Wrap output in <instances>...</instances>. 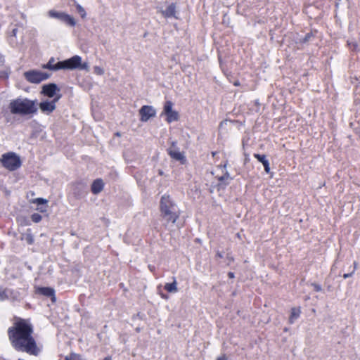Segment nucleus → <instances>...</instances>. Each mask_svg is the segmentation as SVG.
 <instances>
[{"instance_id": "obj_28", "label": "nucleus", "mask_w": 360, "mask_h": 360, "mask_svg": "<svg viewBox=\"0 0 360 360\" xmlns=\"http://www.w3.org/2000/svg\"><path fill=\"white\" fill-rule=\"evenodd\" d=\"M312 37H313V34H312V33H311V32L307 33V34L304 36V37L302 39H301V40H300V42H302V43H307V42H308V41L310 40V39H311Z\"/></svg>"}, {"instance_id": "obj_9", "label": "nucleus", "mask_w": 360, "mask_h": 360, "mask_svg": "<svg viewBox=\"0 0 360 360\" xmlns=\"http://www.w3.org/2000/svg\"><path fill=\"white\" fill-rule=\"evenodd\" d=\"M49 15L51 18L58 19L71 27H74L76 25L75 20L71 15L63 12H58L51 10L49 11Z\"/></svg>"}, {"instance_id": "obj_12", "label": "nucleus", "mask_w": 360, "mask_h": 360, "mask_svg": "<svg viewBox=\"0 0 360 360\" xmlns=\"http://www.w3.org/2000/svg\"><path fill=\"white\" fill-rule=\"evenodd\" d=\"M72 192L77 199H81L87 193V188L83 183L78 182L72 185Z\"/></svg>"}, {"instance_id": "obj_36", "label": "nucleus", "mask_w": 360, "mask_h": 360, "mask_svg": "<svg viewBox=\"0 0 360 360\" xmlns=\"http://www.w3.org/2000/svg\"><path fill=\"white\" fill-rule=\"evenodd\" d=\"M224 257L222 252L217 251L216 253V257L222 258Z\"/></svg>"}, {"instance_id": "obj_19", "label": "nucleus", "mask_w": 360, "mask_h": 360, "mask_svg": "<svg viewBox=\"0 0 360 360\" xmlns=\"http://www.w3.org/2000/svg\"><path fill=\"white\" fill-rule=\"evenodd\" d=\"M22 240H25L28 245H32L34 242V236L32 233L31 229H27L26 233L22 234Z\"/></svg>"}, {"instance_id": "obj_30", "label": "nucleus", "mask_w": 360, "mask_h": 360, "mask_svg": "<svg viewBox=\"0 0 360 360\" xmlns=\"http://www.w3.org/2000/svg\"><path fill=\"white\" fill-rule=\"evenodd\" d=\"M94 69V73H96L98 75H102L104 73L103 69L99 66H95Z\"/></svg>"}, {"instance_id": "obj_8", "label": "nucleus", "mask_w": 360, "mask_h": 360, "mask_svg": "<svg viewBox=\"0 0 360 360\" xmlns=\"http://www.w3.org/2000/svg\"><path fill=\"white\" fill-rule=\"evenodd\" d=\"M167 151L172 159L179 161L181 164H184L186 162L185 155L179 151L177 147L176 141H172L171 146L167 149Z\"/></svg>"}, {"instance_id": "obj_42", "label": "nucleus", "mask_w": 360, "mask_h": 360, "mask_svg": "<svg viewBox=\"0 0 360 360\" xmlns=\"http://www.w3.org/2000/svg\"><path fill=\"white\" fill-rule=\"evenodd\" d=\"M149 268H150V270H152V269H153V267H151V266H150V265H149Z\"/></svg>"}, {"instance_id": "obj_40", "label": "nucleus", "mask_w": 360, "mask_h": 360, "mask_svg": "<svg viewBox=\"0 0 360 360\" xmlns=\"http://www.w3.org/2000/svg\"><path fill=\"white\" fill-rule=\"evenodd\" d=\"M38 210H40V212H41L46 211V208H43V207H39V208H38Z\"/></svg>"}, {"instance_id": "obj_32", "label": "nucleus", "mask_w": 360, "mask_h": 360, "mask_svg": "<svg viewBox=\"0 0 360 360\" xmlns=\"http://www.w3.org/2000/svg\"><path fill=\"white\" fill-rule=\"evenodd\" d=\"M311 285L313 286L314 290L316 291V292H320V291L322 290L321 285L318 284V283H311Z\"/></svg>"}, {"instance_id": "obj_3", "label": "nucleus", "mask_w": 360, "mask_h": 360, "mask_svg": "<svg viewBox=\"0 0 360 360\" xmlns=\"http://www.w3.org/2000/svg\"><path fill=\"white\" fill-rule=\"evenodd\" d=\"M8 108L11 114L20 115H28L37 113V101L30 100L27 98H18L11 100Z\"/></svg>"}, {"instance_id": "obj_26", "label": "nucleus", "mask_w": 360, "mask_h": 360, "mask_svg": "<svg viewBox=\"0 0 360 360\" xmlns=\"http://www.w3.org/2000/svg\"><path fill=\"white\" fill-rule=\"evenodd\" d=\"M31 219L33 222L39 223L41 220L42 217L39 214L34 213L31 215Z\"/></svg>"}, {"instance_id": "obj_11", "label": "nucleus", "mask_w": 360, "mask_h": 360, "mask_svg": "<svg viewBox=\"0 0 360 360\" xmlns=\"http://www.w3.org/2000/svg\"><path fill=\"white\" fill-rule=\"evenodd\" d=\"M141 122H147L156 115L155 109L151 105H143L139 110Z\"/></svg>"}, {"instance_id": "obj_34", "label": "nucleus", "mask_w": 360, "mask_h": 360, "mask_svg": "<svg viewBox=\"0 0 360 360\" xmlns=\"http://www.w3.org/2000/svg\"><path fill=\"white\" fill-rule=\"evenodd\" d=\"M217 360H228V359L225 354H223L220 356H218Z\"/></svg>"}, {"instance_id": "obj_14", "label": "nucleus", "mask_w": 360, "mask_h": 360, "mask_svg": "<svg viewBox=\"0 0 360 360\" xmlns=\"http://www.w3.org/2000/svg\"><path fill=\"white\" fill-rule=\"evenodd\" d=\"M37 293L47 297H51L52 302H56L55 290L50 287H40L37 290Z\"/></svg>"}, {"instance_id": "obj_2", "label": "nucleus", "mask_w": 360, "mask_h": 360, "mask_svg": "<svg viewBox=\"0 0 360 360\" xmlns=\"http://www.w3.org/2000/svg\"><path fill=\"white\" fill-rule=\"evenodd\" d=\"M160 216L167 223L174 224L180 216V210L172 198L167 195L161 197L160 201Z\"/></svg>"}, {"instance_id": "obj_16", "label": "nucleus", "mask_w": 360, "mask_h": 360, "mask_svg": "<svg viewBox=\"0 0 360 360\" xmlns=\"http://www.w3.org/2000/svg\"><path fill=\"white\" fill-rule=\"evenodd\" d=\"M104 187V183L101 179L94 180L91 185V192L94 194H98L102 191Z\"/></svg>"}, {"instance_id": "obj_15", "label": "nucleus", "mask_w": 360, "mask_h": 360, "mask_svg": "<svg viewBox=\"0 0 360 360\" xmlns=\"http://www.w3.org/2000/svg\"><path fill=\"white\" fill-rule=\"evenodd\" d=\"M254 157L263 165L265 172L270 174V165L266 156L264 154L255 153Z\"/></svg>"}, {"instance_id": "obj_10", "label": "nucleus", "mask_w": 360, "mask_h": 360, "mask_svg": "<svg viewBox=\"0 0 360 360\" xmlns=\"http://www.w3.org/2000/svg\"><path fill=\"white\" fill-rule=\"evenodd\" d=\"M60 91V88L55 83H49L47 84H44L41 89V94L49 97V98H55L60 94H58Z\"/></svg>"}, {"instance_id": "obj_1", "label": "nucleus", "mask_w": 360, "mask_h": 360, "mask_svg": "<svg viewBox=\"0 0 360 360\" xmlns=\"http://www.w3.org/2000/svg\"><path fill=\"white\" fill-rule=\"evenodd\" d=\"M32 333V325L22 319H19L8 329L10 342L15 351L37 356L39 349Z\"/></svg>"}, {"instance_id": "obj_13", "label": "nucleus", "mask_w": 360, "mask_h": 360, "mask_svg": "<svg viewBox=\"0 0 360 360\" xmlns=\"http://www.w3.org/2000/svg\"><path fill=\"white\" fill-rule=\"evenodd\" d=\"M176 4L172 3L169 4L165 10H162V8H159L158 11L161 13V14L166 18H177L176 16Z\"/></svg>"}, {"instance_id": "obj_38", "label": "nucleus", "mask_w": 360, "mask_h": 360, "mask_svg": "<svg viewBox=\"0 0 360 360\" xmlns=\"http://www.w3.org/2000/svg\"><path fill=\"white\" fill-rule=\"evenodd\" d=\"M228 276L230 278H234V274L233 272H229Z\"/></svg>"}, {"instance_id": "obj_23", "label": "nucleus", "mask_w": 360, "mask_h": 360, "mask_svg": "<svg viewBox=\"0 0 360 360\" xmlns=\"http://www.w3.org/2000/svg\"><path fill=\"white\" fill-rule=\"evenodd\" d=\"M229 179H231V178L230 177V175L228 172H226V173L224 175L218 177V181L224 184L225 186L229 184Z\"/></svg>"}, {"instance_id": "obj_37", "label": "nucleus", "mask_w": 360, "mask_h": 360, "mask_svg": "<svg viewBox=\"0 0 360 360\" xmlns=\"http://www.w3.org/2000/svg\"><path fill=\"white\" fill-rule=\"evenodd\" d=\"M227 259L229 261V262H233V257L229 255H227V257H226Z\"/></svg>"}, {"instance_id": "obj_21", "label": "nucleus", "mask_w": 360, "mask_h": 360, "mask_svg": "<svg viewBox=\"0 0 360 360\" xmlns=\"http://www.w3.org/2000/svg\"><path fill=\"white\" fill-rule=\"evenodd\" d=\"M167 116L166 120L168 123H171L177 121L179 119V114L176 111L172 110L171 112L165 114Z\"/></svg>"}, {"instance_id": "obj_20", "label": "nucleus", "mask_w": 360, "mask_h": 360, "mask_svg": "<svg viewBox=\"0 0 360 360\" xmlns=\"http://www.w3.org/2000/svg\"><path fill=\"white\" fill-rule=\"evenodd\" d=\"M173 279L174 281L172 283H167L164 286L165 290H167L168 292L175 293L178 291L177 283L176 281V279L175 278H173Z\"/></svg>"}, {"instance_id": "obj_7", "label": "nucleus", "mask_w": 360, "mask_h": 360, "mask_svg": "<svg viewBox=\"0 0 360 360\" xmlns=\"http://www.w3.org/2000/svg\"><path fill=\"white\" fill-rule=\"evenodd\" d=\"M62 95L59 94L51 101H44L39 104V107L41 112L46 115H50L56 108V103L60 100Z\"/></svg>"}, {"instance_id": "obj_41", "label": "nucleus", "mask_w": 360, "mask_h": 360, "mask_svg": "<svg viewBox=\"0 0 360 360\" xmlns=\"http://www.w3.org/2000/svg\"><path fill=\"white\" fill-rule=\"evenodd\" d=\"M103 360H112V358H111V356H108L105 357Z\"/></svg>"}, {"instance_id": "obj_29", "label": "nucleus", "mask_w": 360, "mask_h": 360, "mask_svg": "<svg viewBox=\"0 0 360 360\" xmlns=\"http://www.w3.org/2000/svg\"><path fill=\"white\" fill-rule=\"evenodd\" d=\"M33 202L37 203L38 205H44L47 202V200L46 199L38 198H36Z\"/></svg>"}, {"instance_id": "obj_31", "label": "nucleus", "mask_w": 360, "mask_h": 360, "mask_svg": "<svg viewBox=\"0 0 360 360\" xmlns=\"http://www.w3.org/2000/svg\"><path fill=\"white\" fill-rule=\"evenodd\" d=\"M354 267L353 271H352L351 273L345 274L343 275V278H349V277H351V276L353 275V274H354V271H355L356 266V262H354Z\"/></svg>"}, {"instance_id": "obj_24", "label": "nucleus", "mask_w": 360, "mask_h": 360, "mask_svg": "<svg viewBox=\"0 0 360 360\" xmlns=\"http://www.w3.org/2000/svg\"><path fill=\"white\" fill-rule=\"evenodd\" d=\"M172 107H173V103L170 101H167L164 105V110H163L164 113L167 114L168 112H171V111L173 110Z\"/></svg>"}, {"instance_id": "obj_33", "label": "nucleus", "mask_w": 360, "mask_h": 360, "mask_svg": "<svg viewBox=\"0 0 360 360\" xmlns=\"http://www.w3.org/2000/svg\"><path fill=\"white\" fill-rule=\"evenodd\" d=\"M348 45L349 46L350 49L352 51H356V48L358 46L356 43H355V42H349Z\"/></svg>"}, {"instance_id": "obj_4", "label": "nucleus", "mask_w": 360, "mask_h": 360, "mask_svg": "<svg viewBox=\"0 0 360 360\" xmlns=\"http://www.w3.org/2000/svg\"><path fill=\"white\" fill-rule=\"evenodd\" d=\"M89 68L86 62H82V57L79 56H74L70 58L60 61V70H82L88 71Z\"/></svg>"}, {"instance_id": "obj_18", "label": "nucleus", "mask_w": 360, "mask_h": 360, "mask_svg": "<svg viewBox=\"0 0 360 360\" xmlns=\"http://www.w3.org/2000/svg\"><path fill=\"white\" fill-rule=\"evenodd\" d=\"M301 314L300 307H292L289 317V323L292 324L300 317Z\"/></svg>"}, {"instance_id": "obj_39", "label": "nucleus", "mask_w": 360, "mask_h": 360, "mask_svg": "<svg viewBox=\"0 0 360 360\" xmlns=\"http://www.w3.org/2000/svg\"><path fill=\"white\" fill-rule=\"evenodd\" d=\"M73 359V356L71 355V356H67L65 357V360H72Z\"/></svg>"}, {"instance_id": "obj_35", "label": "nucleus", "mask_w": 360, "mask_h": 360, "mask_svg": "<svg viewBox=\"0 0 360 360\" xmlns=\"http://www.w3.org/2000/svg\"><path fill=\"white\" fill-rule=\"evenodd\" d=\"M17 32H18V29L17 28H13L11 31V35L13 36V37H15L16 36V34H17Z\"/></svg>"}, {"instance_id": "obj_6", "label": "nucleus", "mask_w": 360, "mask_h": 360, "mask_svg": "<svg viewBox=\"0 0 360 360\" xmlns=\"http://www.w3.org/2000/svg\"><path fill=\"white\" fill-rule=\"evenodd\" d=\"M25 78L30 83L39 84L47 79L50 75L39 70H30L24 73Z\"/></svg>"}, {"instance_id": "obj_25", "label": "nucleus", "mask_w": 360, "mask_h": 360, "mask_svg": "<svg viewBox=\"0 0 360 360\" xmlns=\"http://www.w3.org/2000/svg\"><path fill=\"white\" fill-rule=\"evenodd\" d=\"M8 288H0V301L8 300Z\"/></svg>"}, {"instance_id": "obj_5", "label": "nucleus", "mask_w": 360, "mask_h": 360, "mask_svg": "<svg viewBox=\"0 0 360 360\" xmlns=\"http://www.w3.org/2000/svg\"><path fill=\"white\" fill-rule=\"evenodd\" d=\"M0 160L3 166L10 171H14L21 166L19 156L12 152L4 154Z\"/></svg>"}, {"instance_id": "obj_17", "label": "nucleus", "mask_w": 360, "mask_h": 360, "mask_svg": "<svg viewBox=\"0 0 360 360\" xmlns=\"http://www.w3.org/2000/svg\"><path fill=\"white\" fill-rule=\"evenodd\" d=\"M44 69H48L52 71H57L60 70V61L55 63V58L51 57L49 62L42 66Z\"/></svg>"}, {"instance_id": "obj_27", "label": "nucleus", "mask_w": 360, "mask_h": 360, "mask_svg": "<svg viewBox=\"0 0 360 360\" xmlns=\"http://www.w3.org/2000/svg\"><path fill=\"white\" fill-rule=\"evenodd\" d=\"M77 12L81 15L82 18H85L86 15V13L84 10V8L79 4H77Z\"/></svg>"}, {"instance_id": "obj_22", "label": "nucleus", "mask_w": 360, "mask_h": 360, "mask_svg": "<svg viewBox=\"0 0 360 360\" xmlns=\"http://www.w3.org/2000/svg\"><path fill=\"white\" fill-rule=\"evenodd\" d=\"M19 299H20V293L16 290L8 288V300H10L12 301H16V300H19Z\"/></svg>"}]
</instances>
